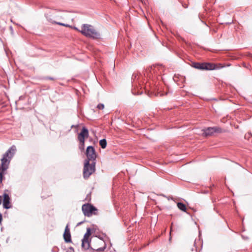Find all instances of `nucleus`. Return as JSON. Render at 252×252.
Instances as JSON below:
<instances>
[{
  "instance_id": "dca6fc26",
  "label": "nucleus",
  "mask_w": 252,
  "mask_h": 252,
  "mask_svg": "<svg viewBox=\"0 0 252 252\" xmlns=\"http://www.w3.org/2000/svg\"><path fill=\"white\" fill-rule=\"evenodd\" d=\"M177 207L181 211L185 212H186L187 208L185 204H184V203L182 202H178L177 203Z\"/></svg>"
},
{
  "instance_id": "f3484780",
  "label": "nucleus",
  "mask_w": 252,
  "mask_h": 252,
  "mask_svg": "<svg viewBox=\"0 0 252 252\" xmlns=\"http://www.w3.org/2000/svg\"><path fill=\"white\" fill-rule=\"evenodd\" d=\"M99 144L102 149L106 148L107 146V141L105 139H101L99 141Z\"/></svg>"
},
{
  "instance_id": "b1692460",
  "label": "nucleus",
  "mask_w": 252,
  "mask_h": 252,
  "mask_svg": "<svg viewBox=\"0 0 252 252\" xmlns=\"http://www.w3.org/2000/svg\"><path fill=\"white\" fill-rule=\"evenodd\" d=\"M82 223H83V221L80 222H79V223H78V225H80V224H81Z\"/></svg>"
},
{
  "instance_id": "6e6552de",
  "label": "nucleus",
  "mask_w": 252,
  "mask_h": 252,
  "mask_svg": "<svg viewBox=\"0 0 252 252\" xmlns=\"http://www.w3.org/2000/svg\"><path fill=\"white\" fill-rule=\"evenodd\" d=\"M82 210L85 216L90 217L97 214V209L93 205L86 203L82 205Z\"/></svg>"
},
{
  "instance_id": "1a4fd4ad",
  "label": "nucleus",
  "mask_w": 252,
  "mask_h": 252,
  "mask_svg": "<svg viewBox=\"0 0 252 252\" xmlns=\"http://www.w3.org/2000/svg\"><path fill=\"white\" fill-rule=\"evenodd\" d=\"M86 154L87 159L85 161L95 162L96 155L94 148L93 146H89L87 148Z\"/></svg>"
},
{
  "instance_id": "423d86ee",
  "label": "nucleus",
  "mask_w": 252,
  "mask_h": 252,
  "mask_svg": "<svg viewBox=\"0 0 252 252\" xmlns=\"http://www.w3.org/2000/svg\"><path fill=\"white\" fill-rule=\"evenodd\" d=\"M46 17L48 21L52 24H55L63 26L65 27L72 28V27L68 24H64L57 21L61 20L62 18V16L59 15L56 12L48 13L46 15Z\"/></svg>"
},
{
  "instance_id": "9b49d317",
  "label": "nucleus",
  "mask_w": 252,
  "mask_h": 252,
  "mask_svg": "<svg viewBox=\"0 0 252 252\" xmlns=\"http://www.w3.org/2000/svg\"><path fill=\"white\" fill-rule=\"evenodd\" d=\"M91 235V229L87 228L86 233L84 234L82 239V248L85 250L89 249L91 247V242L89 241V236Z\"/></svg>"
},
{
  "instance_id": "ddd939ff",
  "label": "nucleus",
  "mask_w": 252,
  "mask_h": 252,
  "mask_svg": "<svg viewBox=\"0 0 252 252\" xmlns=\"http://www.w3.org/2000/svg\"><path fill=\"white\" fill-rule=\"evenodd\" d=\"M89 137V131L88 129L85 127H82V130L78 135V139L80 143H82L83 145L85 142V138Z\"/></svg>"
},
{
  "instance_id": "4be33fe9",
  "label": "nucleus",
  "mask_w": 252,
  "mask_h": 252,
  "mask_svg": "<svg viewBox=\"0 0 252 252\" xmlns=\"http://www.w3.org/2000/svg\"><path fill=\"white\" fill-rule=\"evenodd\" d=\"M2 220V216L1 213H0V223L1 222Z\"/></svg>"
},
{
  "instance_id": "f03ea898",
  "label": "nucleus",
  "mask_w": 252,
  "mask_h": 252,
  "mask_svg": "<svg viewBox=\"0 0 252 252\" xmlns=\"http://www.w3.org/2000/svg\"><path fill=\"white\" fill-rule=\"evenodd\" d=\"M142 75L137 73H133L131 77V93L133 95H138L142 94L141 79Z\"/></svg>"
},
{
  "instance_id": "f257e3e1",
  "label": "nucleus",
  "mask_w": 252,
  "mask_h": 252,
  "mask_svg": "<svg viewBox=\"0 0 252 252\" xmlns=\"http://www.w3.org/2000/svg\"><path fill=\"white\" fill-rule=\"evenodd\" d=\"M16 151V146L12 145L3 155L1 159V165H0V179L1 181L2 178L3 172L8 168L10 160L15 155Z\"/></svg>"
},
{
  "instance_id": "9d476101",
  "label": "nucleus",
  "mask_w": 252,
  "mask_h": 252,
  "mask_svg": "<svg viewBox=\"0 0 252 252\" xmlns=\"http://www.w3.org/2000/svg\"><path fill=\"white\" fill-rule=\"evenodd\" d=\"M202 134L207 137L213 135L215 133H221L222 129L219 126L208 127L202 130Z\"/></svg>"
},
{
  "instance_id": "2eb2a0df",
  "label": "nucleus",
  "mask_w": 252,
  "mask_h": 252,
  "mask_svg": "<svg viewBox=\"0 0 252 252\" xmlns=\"http://www.w3.org/2000/svg\"><path fill=\"white\" fill-rule=\"evenodd\" d=\"M10 199L8 194H3V206L4 208L8 209L11 208L12 206L10 202Z\"/></svg>"
},
{
  "instance_id": "a211bd4d",
  "label": "nucleus",
  "mask_w": 252,
  "mask_h": 252,
  "mask_svg": "<svg viewBox=\"0 0 252 252\" xmlns=\"http://www.w3.org/2000/svg\"><path fill=\"white\" fill-rule=\"evenodd\" d=\"M104 108V105L102 103H99L97 105V108L99 110H102Z\"/></svg>"
},
{
  "instance_id": "f8f14e48",
  "label": "nucleus",
  "mask_w": 252,
  "mask_h": 252,
  "mask_svg": "<svg viewBox=\"0 0 252 252\" xmlns=\"http://www.w3.org/2000/svg\"><path fill=\"white\" fill-rule=\"evenodd\" d=\"M163 70V67L161 64H156L151 66L148 68L147 71L151 72V74H155L156 75H159Z\"/></svg>"
},
{
  "instance_id": "7ed1b4c3",
  "label": "nucleus",
  "mask_w": 252,
  "mask_h": 252,
  "mask_svg": "<svg viewBox=\"0 0 252 252\" xmlns=\"http://www.w3.org/2000/svg\"><path fill=\"white\" fill-rule=\"evenodd\" d=\"M79 32L86 37L94 39L98 38L100 37L99 33L94 29L92 25L90 24H83Z\"/></svg>"
},
{
  "instance_id": "0eeeda50",
  "label": "nucleus",
  "mask_w": 252,
  "mask_h": 252,
  "mask_svg": "<svg viewBox=\"0 0 252 252\" xmlns=\"http://www.w3.org/2000/svg\"><path fill=\"white\" fill-rule=\"evenodd\" d=\"M85 161L83 168V177L85 179H88L91 175L95 171V162Z\"/></svg>"
},
{
  "instance_id": "39448f33",
  "label": "nucleus",
  "mask_w": 252,
  "mask_h": 252,
  "mask_svg": "<svg viewBox=\"0 0 252 252\" xmlns=\"http://www.w3.org/2000/svg\"><path fill=\"white\" fill-rule=\"evenodd\" d=\"M91 248L98 252H103L106 247L105 242L101 238L96 237L91 244Z\"/></svg>"
},
{
  "instance_id": "4468645a",
  "label": "nucleus",
  "mask_w": 252,
  "mask_h": 252,
  "mask_svg": "<svg viewBox=\"0 0 252 252\" xmlns=\"http://www.w3.org/2000/svg\"><path fill=\"white\" fill-rule=\"evenodd\" d=\"M63 238L64 240V241L66 243H70L71 242V234L70 232V230L68 227V224H67L64 230V232L63 233Z\"/></svg>"
},
{
  "instance_id": "20e7f679",
  "label": "nucleus",
  "mask_w": 252,
  "mask_h": 252,
  "mask_svg": "<svg viewBox=\"0 0 252 252\" xmlns=\"http://www.w3.org/2000/svg\"><path fill=\"white\" fill-rule=\"evenodd\" d=\"M193 67L200 70H212L222 67L218 64L210 63H193Z\"/></svg>"
},
{
  "instance_id": "6ab92c4d",
  "label": "nucleus",
  "mask_w": 252,
  "mask_h": 252,
  "mask_svg": "<svg viewBox=\"0 0 252 252\" xmlns=\"http://www.w3.org/2000/svg\"><path fill=\"white\" fill-rule=\"evenodd\" d=\"M44 80H54L55 78L52 77H44L43 78Z\"/></svg>"
},
{
  "instance_id": "aec40b11",
  "label": "nucleus",
  "mask_w": 252,
  "mask_h": 252,
  "mask_svg": "<svg viewBox=\"0 0 252 252\" xmlns=\"http://www.w3.org/2000/svg\"><path fill=\"white\" fill-rule=\"evenodd\" d=\"M84 144H85V142L84 143L83 145L82 143H80L79 146V149L80 150H83L84 149Z\"/></svg>"
},
{
  "instance_id": "412c9836",
  "label": "nucleus",
  "mask_w": 252,
  "mask_h": 252,
  "mask_svg": "<svg viewBox=\"0 0 252 252\" xmlns=\"http://www.w3.org/2000/svg\"><path fill=\"white\" fill-rule=\"evenodd\" d=\"M67 252H74V249L72 247H70Z\"/></svg>"
},
{
  "instance_id": "5701e85b",
  "label": "nucleus",
  "mask_w": 252,
  "mask_h": 252,
  "mask_svg": "<svg viewBox=\"0 0 252 252\" xmlns=\"http://www.w3.org/2000/svg\"><path fill=\"white\" fill-rule=\"evenodd\" d=\"M73 29H74V30H76V31H78V32H79V31H80V30H79L77 28L75 27H73Z\"/></svg>"
}]
</instances>
